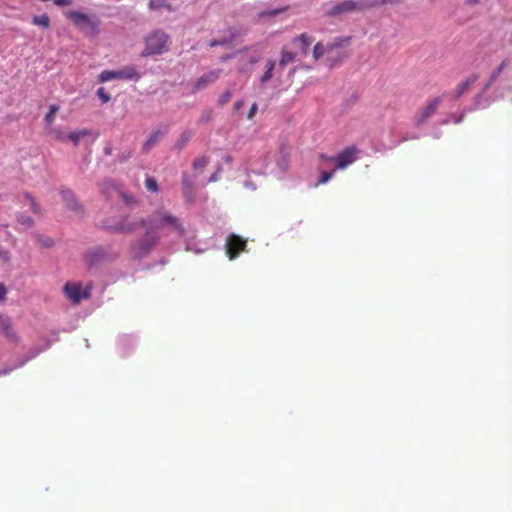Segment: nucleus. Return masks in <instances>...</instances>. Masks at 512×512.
Here are the masks:
<instances>
[{
    "mask_svg": "<svg viewBox=\"0 0 512 512\" xmlns=\"http://www.w3.org/2000/svg\"><path fill=\"white\" fill-rule=\"evenodd\" d=\"M145 187L147 190L157 193L159 190L158 183L154 177H147L145 180Z\"/></svg>",
    "mask_w": 512,
    "mask_h": 512,
    "instance_id": "32",
    "label": "nucleus"
},
{
    "mask_svg": "<svg viewBox=\"0 0 512 512\" xmlns=\"http://www.w3.org/2000/svg\"><path fill=\"white\" fill-rule=\"evenodd\" d=\"M260 60V55L259 54H253L249 57V62L250 64H255L257 63L258 61Z\"/></svg>",
    "mask_w": 512,
    "mask_h": 512,
    "instance_id": "48",
    "label": "nucleus"
},
{
    "mask_svg": "<svg viewBox=\"0 0 512 512\" xmlns=\"http://www.w3.org/2000/svg\"><path fill=\"white\" fill-rule=\"evenodd\" d=\"M57 6H68L72 4V0H54Z\"/></svg>",
    "mask_w": 512,
    "mask_h": 512,
    "instance_id": "47",
    "label": "nucleus"
},
{
    "mask_svg": "<svg viewBox=\"0 0 512 512\" xmlns=\"http://www.w3.org/2000/svg\"><path fill=\"white\" fill-rule=\"evenodd\" d=\"M149 8L150 10H158L161 8L171 10V5L166 0H150Z\"/></svg>",
    "mask_w": 512,
    "mask_h": 512,
    "instance_id": "30",
    "label": "nucleus"
},
{
    "mask_svg": "<svg viewBox=\"0 0 512 512\" xmlns=\"http://www.w3.org/2000/svg\"><path fill=\"white\" fill-rule=\"evenodd\" d=\"M186 250H187V251H191V250H193L189 243H187V244H186Z\"/></svg>",
    "mask_w": 512,
    "mask_h": 512,
    "instance_id": "56",
    "label": "nucleus"
},
{
    "mask_svg": "<svg viewBox=\"0 0 512 512\" xmlns=\"http://www.w3.org/2000/svg\"><path fill=\"white\" fill-rule=\"evenodd\" d=\"M0 332L11 342H17L19 337L12 326L9 317L0 314Z\"/></svg>",
    "mask_w": 512,
    "mask_h": 512,
    "instance_id": "17",
    "label": "nucleus"
},
{
    "mask_svg": "<svg viewBox=\"0 0 512 512\" xmlns=\"http://www.w3.org/2000/svg\"><path fill=\"white\" fill-rule=\"evenodd\" d=\"M212 116H213V112L211 109H205L202 111L199 119H198V124H205V123H208L212 120Z\"/></svg>",
    "mask_w": 512,
    "mask_h": 512,
    "instance_id": "33",
    "label": "nucleus"
},
{
    "mask_svg": "<svg viewBox=\"0 0 512 512\" xmlns=\"http://www.w3.org/2000/svg\"><path fill=\"white\" fill-rule=\"evenodd\" d=\"M480 0H465L468 5H476Z\"/></svg>",
    "mask_w": 512,
    "mask_h": 512,
    "instance_id": "53",
    "label": "nucleus"
},
{
    "mask_svg": "<svg viewBox=\"0 0 512 512\" xmlns=\"http://www.w3.org/2000/svg\"><path fill=\"white\" fill-rule=\"evenodd\" d=\"M27 199L29 200L30 202V207L32 209V211L35 213V214H38L40 212V207L38 206V204L35 202V200L30 197L29 195H27Z\"/></svg>",
    "mask_w": 512,
    "mask_h": 512,
    "instance_id": "42",
    "label": "nucleus"
},
{
    "mask_svg": "<svg viewBox=\"0 0 512 512\" xmlns=\"http://www.w3.org/2000/svg\"><path fill=\"white\" fill-rule=\"evenodd\" d=\"M192 138L191 131H184L175 143V148L182 150Z\"/></svg>",
    "mask_w": 512,
    "mask_h": 512,
    "instance_id": "27",
    "label": "nucleus"
},
{
    "mask_svg": "<svg viewBox=\"0 0 512 512\" xmlns=\"http://www.w3.org/2000/svg\"><path fill=\"white\" fill-rule=\"evenodd\" d=\"M60 194H61L62 200L64 201L65 205L69 209H71L73 211H78L81 209V206L78 203L76 196L72 190H70L68 188H61Z\"/></svg>",
    "mask_w": 512,
    "mask_h": 512,
    "instance_id": "19",
    "label": "nucleus"
},
{
    "mask_svg": "<svg viewBox=\"0 0 512 512\" xmlns=\"http://www.w3.org/2000/svg\"><path fill=\"white\" fill-rule=\"evenodd\" d=\"M101 227L117 233H132L139 227L145 228L144 235L132 243L130 255L134 259H142L150 254L161 237V230L166 227L173 228L179 237L185 236V229L182 222L171 213L164 210H157L147 218L134 221L128 217L116 221L104 220Z\"/></svg>",
    "mask_w": 512,
    "mask_h": 512,
    "instance_id": "1",
    "label": "nucleus"
},
{
    "mask_svg": "<svg viewBox=\"0 0 512 512\" xmlns=\"http://www.w3.org/2000/svg\"><path fill=\"white\" fill-rule=\"evenodd\" d=\"M50 347V343L47 342L43 347H33L31 348L27 354L25 356H23L21 359H19L18 363L13 365V366H9V367H6L4 369H2L0 371V376L2 375H7L8 373H10L11 371H13L14 369L16 368H20L22 366H24L27 362H29L30 360L34 359L36 356H38L42 351H45L46 349H48Z\"/></svg>",
    "mask_w": 512,
    "mask_h": 512,
    "instance_id": "14",
    "label": "nucleus"
},
{
    "mask_svg": "<svg viewBox=\"0 0 512 512\" xmlns=\"http://www.w3.org/2000/svg\"><path fill=\"white\" fill-rule=\"evenodd\" d=\"M494 87L497 96L504 97L507 92L512 91V59L506 58L504 59L497 68H495L490 76L486 84L483 86L482 91L475 96V107H486V104H481V99L483 95L491 88ZM473 108L465 109L459 117H456L453 114H450L448 118L444 119L441 124H447L450 121H454L455 123H460L463 120V116L467 111H471Z\"/></svg>",
    "mask_w": 512,
    "mask_h": 512,
    "instance_id": "2",
    "label": "nucleus"
},
{
    "mask_svg": "<svg viewBox=\"0 0 512 512\" xmlns=\"http://www.w3.org/2000/svg\"><path fill=\"white\" fill-rule=\"evenodd\" d=\"M17 219H18L19 223H21L22 225H25L27 227H31L34 224L33 219L30 216L25 215V214H19Z\"/></svg>",
    "mask_w": 512,
    "mask_h": 512,
    "instance_id": "34",
    "label": "nucleus"
},
{
    "mask_svg": "<svg viewBox=\"0 0 512 512\" xmlns=\"http://www.w3.org/2000/svg\"><path fill=\"white\" fill-rule=\"evenodd\" d=\"M210 162V157L207 155L199 156L194 159L192 167L195 171L202 170L205 168Z\"/></svg>",
    "mask_w": 512,
    "mask_h": 512,
    "instance_id": "26",
    "label": "nucleus"
},
{
    "mask_svg": "<svg viewBox=\"0 0 512 512\" xmlns=\"http://www.w3.org/2000/svg\"><path fill=\"white\" fill-rule=\"evenodd\" d=\"M350 37H337L326 45V62L332 68L342 62L346 57L344 44L350 42Z\"/></svg>",
    "mask_w": 512,
    "mask_h": 512,
    "instance_id": "5",
    "label": "nucleus"
},
{
    "mask_svg": "<svg viewBox=\"0 0 512 512\" xmlns=\"http://www.w3.org/2000/svg\"><path fill=\"white\" fill-rule=\"evenodd\" d=\"M295 43H300L302 53L306 54L308 47L312 44L313 38L306 33H302L294 39Z\"/></svg>",
    "mask_w": 512,
    "mask_h": 512,
    "instance_id": "22",
    "label": "nucleus"
},
{
    "mask_svg": "<svg viewBox=\"0 0 512 512\" xmlns=\"http://www.w3.org/2000/svg\"><path fill=\"white\" fill-rule=\"evenodd\" d=\"M245 247L246 240L240 237L239 235L231 233L226 238V254L229 256L231 260L235 259L238 256V254L245 249Z\"/></svg>",
    "mask_w": 512,
    "mask_h": 512,
    "instance_id": "12",
    "label": "nucleus"
},
{
    "mask_svg": "<svg viewBox=\"0 0 512 512\" xmlns=\"http://www.w3.org/2000/svg\"><path fill=\"white\" fill-rule=\"evenodd\" d=\"M96 94L103 103H107L111 99L110 94L103 87L98 88Z\"/></svg>",
    "mask_w": 512,
    "mask_h": 512,
    "instance_id": "35",
    "label": "nucleus"
},
{
    "mask_svg": "<svg viewBox=\"0 0 512 512\" xmlns=\"http://www.w3.org/2000/svg\"><path fill=\"white\" fill-rule=\"evenodd\" d=\"M290 165V151L286 146H281L279 151V157L277 159V168L272 170V173L277 178H283Z\"/></svg>",
    "mask_w": 512,
    "mask_h": 512,
    "instance_id": "15",
    "label": "nucleus"
},
{
    "mask_svg": "<svg viewBox=\"0 0 512 512\" xmlns=\"http://www.w3.org/2000/svg\"><path fill=\"white\" fill-rule=\"evenodd\" d=\"M131 157V151L130 150H125L123 152H121L118 156H117V161L120 162V163H124L125 161H127L129 158Z\"/></svg>",
    "mask_w": 512,
    "mask_h": 512,
    "instance_id": "41",
    "label": "nucleus"
},
{
    "mask_svg": "<svg viewBox=\"0 0 512 512\" xmlns=\"http://www.w3.org/2000/svg\"><path fill=\"white\" fill-rule=\"evenodd\" d=\"M232 98V92L230 90H226L218 99V104L223 106L227 104Z\"/></svg>",
    "mask_w": 512,
    "mask_h": 512,
    "instance_id": "36",
    "label": "nucleus"
},
{
    "mask_svg": "<svg viewBox=\"0 0 512 512\" xmlns=\"http://www.w3.org/2000/svg\"><path fill=\"white\" fill-rule=\"evenodd\" d=\"M32 23L34 25H38V26H41V27L47 29L50 26V18L47 14L34 16L32 18Z\"/></svg>",
    "mask_w": 512,
    "mask_h": 512,
    "instance_id": "28",
    "label": "nucleus"
},
{
    "mask_svg": "<svg viewBox=\"0 0 512 512\" xmlns=\"http://www.w3.org/2000/svg\"><path fill=\"white\" fill-rule=\"evenodd\" d=\"M479 79L478 73H472L465 80L461 81L455 88V91L452 95L454 100H458L462 97L469 89L472 87L477 80Z\"/></svg>",
    "mask_w": 512,
    "mask_h": 512,
    "instance_id": "16",
    "label": "nucleus"
},
{
    "mask_svg": "<svg viewBox=\"0 0 512 512\" xmlns=\"http://www.w3.org/2000/svg\"><path fill=\"white\" fill-rule=\"evenodd\" d=\"M116 257L117 253L102 246L93 247L84 255L85 262L90 269L98 268L106 262L113 261Z\"/></svg>",
    "mask_w": 512,
    "mask_h": 512,
    "instance_id": "6",
    "label": "nucleus"
},
{
    "mask_svg": "<svg viewBox=\"0 0 512 512\" xmlns=\"http://www.w3.org/2000/svg\"><path fill=\"white\" fill-rule=\"evenodd\" d=\"M323 56H326V46L318 42L313 49V58L319 60Z\"/></svg>",
    "mask_w": 512,
    "mask_h": 512,
    "instance_id": "31",
    "label": "nucleus"
},
{
    "mask_svg": "<svg viewBox=\"0 0 512 512\" xmlns=\"http://www.w3.org/2000/svg\"><path fill=\"white\" fill-rule=\"evenodd\" d=\"M38 243H40L43 247L50 248L54 245V241L52 238L49 237H42L39 236L37 239Z\"/></svg>",
    "mask_w": 512,
    "mask_h": 512,
    "instance_id": "38",
    "label": "nucleus"
},
{
    "mask_svg": "<svg viewBox=\"0 0 512 512\" xmlns=\"http://www.w3.org/2000/svg\"><path fill=\"white\" fill-rule=\"evenodd\" d=\"M432 136H433L434 138L438 139V138L441 136V133H440L438 130H436V129H435V130L432 132Z\"/></svg>",
    "mask_w": 512,
    "mask_h": 512,
    "instance_id": "54",
    "label": "nucleus"
},
{
    "mask_svg": "<svg viewBox=\"0 0 512 512\" xmlns=\"http://www.w3.org/2000/svg\"><path fill=\"white\" fill-rule=\"evenodd\" d=\"M223 159H224L225 163H227V164H231L233 161V158L230 155H226Z\"/></svg>",
    "mask_w": 512,
    "mask_h": 512,
    "instance_id": "52",
    "label": "nucleus"
},
{
    "mask_svg": "<svg viewBox=\"0 0 512 512\" xmlns=\"http://www.w3.org/2000/svg\"><path fill=\"white\" fill-rule=\"evenodd\" d=\"M257 110H258V105L256 103H253L248 112V118L252 119L255 116Z\"/></svg>",
    "mask_w": 512,
    "mask_h": 512,
    "instance_id": "44",
    "label": "nucleus"
},
{
    "mask_svg": "<svg viewBox=\"0 0 512 512\" xmlns=\"http://www.w3.org/2000/svg\"><path fill=\"white\" fill-rule=\"evenodd\" d=\"M230 58H231V56H230V55H228V56H226V57H222V58H221V60H222V61H226L227 59H230Z\"/></svg>",
    "mask_w": 512,
    "mask_h": 512,
    "instance_id": "58",
    "label": "nucleus"
},
{
    "mask_svg": "<svg viewBox=\"0 0 512 512\" xmlns=\"http://www.w3.org/2000/svg\"><path fill=\"white\" fill-rule=\"evenodd\" d=\"M222 171H223V169H222L221 165H219L217 167V169L215 170V172L209 177L208 182L212 183V182L218 181L221 177Z\"/></svg>",
    "mask_w": 512,
    "mask_h": 512,
    "instance_id": "39",
    "label": "nucleus"
},
{
    "mask_svg": "<svg viewBox=\"0 0 512 512\" xmlns=\"http://www.w3.org/2000/svg\"><path fill=\"white\" fill-rule=\"evenodd\" d=\"M6 292V287L3 284H0V301L4 299Z\"/></svg>",
    "mask_w": 512,
    "mask_h": 512,
    "instance_id": "50",
    "label": "nucleus"
},
{
    "mask_svg": "<svg viewBox=\"0 0 512 512\" xmlns=\"http://www.w3.org/2000/svg\"><path fill=\"white\" fill-rule=\"evenodd\" d=\"M295 53L291 51H287L286 49H282L281 51V59L279 62V69H284L289 63L293 62L295 59Z\"/></svg>",
    "mask_w": 512,
    "mask_h": 512,
    "instance_id": "25",
    "label": "nucleus"
},
{
    "mask_svg": "<svg viewBox=\"0 0 512 512\" xmlns=\"http://www.w3.org/2000/svg\"><path fill=\"white\" fill-rule=\"evenodd\" d=\"M58 111H59V106L57 104L50 105L49 111L47 112V114L45 115V118H44L46 127L51 126V124L55 118V115Z\"/></svg>",
    "mask_w": 512,
    "mask_h": 512,
    "instance_id": "29",
    "label": "nucleus"
},
{
    "mask_svg": "<svg viewBox=\"0 0 512 512\" xmlns=\"http://www.w3.org/2000/svg\"><path fill=\"white\" fill-rule=\"evenodd\" d=\"M141 78V73L137 70L134 65H127L118 70H104L99 75V81L102 83L114 80H132L138 81Z\"/></svg>",
    "mask_w": 512,
    "mask_h": 512,
    "instance_id": "7",
    "label": "nucleus"
},
{
    "mask_svg": "<svg viewBox=\"0 0 512 512\" xmlns=\"http://www.w3.org/2000/svg\"><path fill=\"white\" fill-rule=\"evenodd\" d=\"M368 0H345L334 5L328 12L329 16L352 13L369 8Z\"/></svg>",
    "mask_w": 512,
    "mask_h": 512,
    "instance_id": "8",
    "label": "nucleus"
},
{
    "mask_svg": "<svg viewBox=\"0 0 512 512\" xmlns=\"http://www.w3.org/2000/svg\"><path fill=\"white\" fill-rule=\"evenodd\" d=\"M221 72L222 69H213L201 75L192 83L191 93L196 94L197 92L205 89L209 85L215 83L219 79Z\"/></svg>",
    "mask_w": 512,
    "mask_h": 512,
    "instance_id": "11",
    "label": "nucleus"
},
{
    "mask_svg": "<svg viewBox=\"0 0 512 512\" xmlns=\"http://www.w3.org/2000/svg\"><path fill=\"white\" fill-rule=\"evenodd\" d=\"M0 258L2 259L3 262H8L10 260L9 252L0 249Z\"/></svg>",
    "mask_w": 512,
    "mask_h": 512,
    "instance_id": "46",
    "label": "nucleus"
},
{
    "mask_svg": "<svg viewBox=\"0 0 512 512\" xmlns=\"http://www.w3.org/2000/svg\"><path fill=\"white\" fill-rule=\"evenodd\" d=\"M355 152L356 149L354 147H348L336 156H326L321 154L320 158L326 161L336 162L335 169H344L356 160Z\"/></svg>",
    "mask_w": 512,
    "mask_h": 512,
    "instance_id": "9",
    "label": "nucleus"
},
{
    "mask_svg": "<svg viewBox=\"0 0 512 512\" xmlns=\"http://www.w3.org/2000/svg\"><path fill=\"white\" fill-rule=\"evenodd\" d=\"M412 138H417V137L416 136H407V137H404L403 141L408 140V139H412Z\"/></svg>",
    "mask_w": 512,
    "mask_h": 512,
    "instance_id": "57",
    "label": "nucleus"
},
{
    "mask_svg": "<svg viewBox=\"0 0 512 512\" xmlns=\"http://www.w3.org/2000/svg\"><path fill=\"white\" fill-rule=\"evenodd\" d=\"M133 342L134 341H133L132 337L127 336V335L122 336V337L119 338V343H120L121 346H124L126 344L132 345Z\"/></svg>",
    "mask_w": 512,
    "mask_h": 512,
    "instance_id": "43",
    "label": "nucleus"
},
{
    "mask_svg": "<svg viewBox=\"0 0 512 512\" xmlns=\"http://www.w3.org/2000/svg\"><path fill=\"white\" fill-rule=\"evenodd\" d=\"M276 67V62L272 59H268L265 64V71L259 78L260 87L264 88L265 84L272 79L273 73Z\"/></svg>",
    "mask_w": 512,
    "mask_h": 512,
    "instance_id": "21",
    "label": "nucleus"
},
{
    "mask_svg": "<svg viewBox=\"0 0 512 512\" xmlns=\"http://www.w3.org/2000/svg\"><path fill=\"white\" fill-rule=\"evenodd\" d=\"M66 296L74 303H79L83 299H88L91 296L90 288L83 289L81 284L67 283L64 286Z\"/></svg>",
    "mask_w": 512,
    "mask_h": 512,
    "instance_id": "13",
    "label": "nucleus"
},
{
    "mask_svg": "<svg viewBox=\"0 0 512 512\" xmlns=\"http://www.w3.org/2000/svg\"><path fill=\"white\" fill-rule=\"evenodd\" d=\"M230 42H231V40L228 38H222L219 40L214 39L209 43V45H210V47L224 46V45L229 44Z\"/></svg>",
    "mask_w": 512,
    "mask_h": 512,
    "instance_id": "40",
    "label": "nucleus"
},
{
    "mask_svg": "<svg viewBox=\"0 0 512 512\" xmlns=\"http://www.w3.org/2000/svg\"><path fill=\"white\" fill-rule=\"evenodd\" d=\"M195 253H201L202 250L198 249V250H194Z\"/></svg>",
    "mask_w": 512,
    "mask_h": 512,
    "instance_id": "59",
    "label": "nucleus"
},
{
    "mask_svg": "<svg viewBox=\"0 0 512 512\" xmlns=\"http://www.w3.org/2000/svg\"><path fill=\"white\" fill-rule=\"evenodd\" d=\"M169 36L162 30H155L145 38V48L141 53L142 57L160 55L168 50Z\"/></svg>",
    "mask_w": 512,
    "mask_h": 512,
    "instance_id": "4",
    "label": "nucleus"
},
{
    "mask_svg": "<svg viewBox=\"0 0 512 512\" xmlns=\"http://www.w3.org/2000/svg\"><path fill=\"white\" fill-rule=\"evenodd\" d=\"M65 15L85 35H94L99 32L100 20L96 15L79 11H68Z\"/></svg>",
    "mask_w": 512,
    "mask_h": 512,
    "instance_id": "3",
    "label": "nucleus"
},
{
    "mask_svg": "<svg viewBox=\"0 0 512 512\" xmlns=\"http://www.w3.org/2000/svg\"><path fill=\"white\" fill-rule=\"evenodd\" d=\"M335 170H332V171H329V172H322L319 180H318V184H325L327 183L334 175L335 173Z\"/></svg>",
    "mask_w": 512,
    "mask_h": 512,
    "instance_id": "37",
    "label": "nucleus"
},
{
    "mask_svg": "<svg viewBox=\"0 0 512 512\" xmlns=\"http://www.w3.org/2000/svg\"><path fill=\"white\" fill-rule=\"evenodd\" d=\"M244 187L249 189V190H251V191H255L256 188H257L256 184L253 181H251V180H246L244 182Z\"/></svg>",
    "mask_w": 512,
    "mask_h": 512,
    "instance_id": "45",
    "label": "nucleus"
},
{
    "mask_svg": "<svg viewBox=\"0 0 512 512\" xmlns=\"http://www.w3.org/2000/svg\"><path fill=\"white\" fill-rule=\"evenodd\" d=\"M112 152H113V149H112V147L110 145H107V146L104 147L105 155L110 156V155H112Z\"/></svg>",
    "mask_w": 512,
    "mask_h": 512,
    "instance_id": "51",
    "label": "nucleus"
},
{
    "mask_svg": "<svg viewBox=\"0 0 512 512\" xmlns=\"http://www.w3.org/2000/svg\"><path fill=\"white\" fill-rule=\"evenodd\" d=\"M166 130H153L147 140L143 143L142 150L145 153H148L152 148H154L160 139L165 135Z\"/></svg>",
    "mask_w": 512,
    "mask_h": 512,
    "instance_id": "20",
    "label": "nucleus"
},
{
    "mask_svg": "<svg viewBox=\"0 0 512 512\" xmlns=\"http://www.w3.org/2000/svg\"><path fill=\"white\" fill-rule=\"evenodd\" d=\"M183 195L188 202L194 201V185L195 180L186 172L182 173Z\"/></svg>",
    "mask_w": 512,
    "mask_h": 512,
    "instance_id": "18",
    "label": "nucleus"
},
{
    "mask_svg": "<svg viewBox=\"0 0 512 512\" xmlns=\"http://www.w3.org/2000/svg\"><path fill=\"white\" fill-rule=\"evenodd\" d=\"M253 173H256L258 175H264L265 174V171L264 170H258V171H255V170H252Z\"/></svg>",
    "mask_w": 512,
    "mask_h": 512,
    "instance_id": "55",
    "label": "nucleus"
},
{
    "mask_svg": "<svg viewBox=\"0 0 512 512\" xmlns=\"http://www.w3.org/2000/svg\"><path fill=\"white\" fill-rule=\"evenodd\" d=\"M442 96L431 99L427 105L415 115L414 122L416 126H422L429 118H431L442 103Z\"/></svg>",
    "mask_w": 512,
    "mask_h": 512,
    "instance_id": "10",
    "label": "nucleus"
},
{
    "mask_svg": "<svg viewBox=\"0 0 512 512\" xmlns=\"http://www.w3.org/2000/svg\"><path fill=\"white\" fill-rule=\"evenodd\" d=\"M46 130H47V133L55 140H58L61 142L67 141V133L62 131L60 128L50 126V127H46Z\"/></svg>",
    "mask_w": 512,
    "mask_h": 512,
    "instance_id": "24",
    "label": "nucleus"
},
{
    "mask_svg": "<svg viewBox=\"0 0 512 512\" xmlns=\"http://www.w3.org/2000/svg\"><path fill=\"white\" fill-rule=\"evenodd\" d=\"M243 104H244V101H243V100H238V101H236V102L234 103V105H233L234 110H235V111L240 110V109L242 108Z\"/></svg>",
    "mask_w": 512,
    "mask_h": 512,
    "instance_id": "49",
    "label": "nucleus"
},
{
    "mask_svg": "<svg viewBox=\"0 0 512 512\" xmlns=\"http://www.w3.org/2000/svg\"><path fill=\"white\" fill-rule=\"evenodd\" d=\"M90 134H91V131L88 129L74 131V132L67 134V140L72 141L74 145H78L81 138L86 137Z\"/></svg>",
    "mask_w": 512,
    "mask_h": 512,
    "instance_id": "23",
    "label": "nucleus"
}]
</instances>
